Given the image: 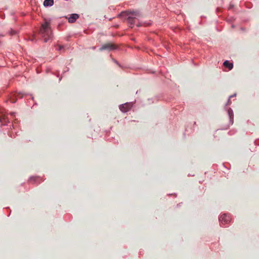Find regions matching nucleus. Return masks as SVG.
<instances>
[{"label":"nucleus","instance_id":"nucleus-1","mask_svg":"<svg viewBox=\"0 0 259 259\" xmlns=\"http://www.w3.org/2000/svg\"><path fill=\"white\" fill-rule=\"evenodd\" d=\"M39 34L44 38V42H47L52 38V32L50 25V23L45 21L41 24L39 30Z\"/></svg>","mask_w":259,"mask_h":259},{"label":"nucleus","instance_id":"nucleus-2","mask_svg":"<svg viewBox=\"0 0 259 259\" xmlns=\"http://www.w3.org/2000/svg\"><path fill=\"white\" fill-rule=\"evenodd\" d=\"M132 107L131 103H126L119 106L120 110L123 112H126L129 111Z\"/></svg>","mask_w":259,"mask_h":259},{"label":"nucleus","instance_id":"nucleus-3","mask_svg":"<svg viewBox=\"0 0 259 259\" xmlns=\"http://www.w3.org/2000/svg\"><path fill=\"white\" fill-rule=\"evenodd\" d=\"M219 220L222 224H226L231 221V218L229 215L224 214L221 216Z\"/></svg>","mask_w":259,"mask_h":259},{"label":"nucleus","instance_id":"nucleus-4","mask_svg":"<svg viewBox=\"0 0 259 259\" xmlns=\"http://www.w3.org/2000/svg\"><path fill=\"white\" fill-rule=\"evenodd\" d=\"M116 47L115 46L111 43H107L106 44L103 45L100 48V51H103L105 50H112L115 49Z\"/></svg>","mask_w":259,"mask_h":259},{"label":"nucleus","instance_id":"nucleus-5","mask_svg":"<svg viewBox=\"0 0 259 259\" xmlns=\"http://www.w3.org/2000/svg\"><path fill=\"white\" fill-rule=\"evenodd\" d=\"M125 13L126 14L127 16L131 15V16L134 17L135 19L137 17H140L141 15L140 13L138 11H128L125 12Z\"/></svg>","mask_w":259,"mask_h":259},{"label":"nucleus","instance_id":"nucleus-6","mask_svg":"<svg viewBox=\"0 0 259 259\" xmlns=\"http://www.w3.org/2000/svg\"><path fill=\"white\" fill-rule=\"evenodd\" d=\"M78 15L76 14H72L68 18V21L70 23H73L77 18Z\"/></svg>","mask_w":259,"mask_h":259},{"label":"nucleus","instance_id":"nucleus-7","mask_svg":"<svg viewBox=\"0 0 259 259\" xmlns=\"http://www.w3.org/2000/svg\"><path fill=\"white\" fill-rule=\"evenodd\" d=\"M223 65L225 67L228 68L229 70H231L233 67V63H230L228 61H225Z\"/></svg>","mask_w":259,"mask_h":259},{"label":"nucleus","instance_id":"nucleus-8","mask_svg":"<svg viewBox=\"0 0 259 259\" xmlns=\"http://www.w3.org/2000/svg\"><path fill=\"white\" fill-rule=\"evenodd\" d=\"M54 4V0H45L44 5L45 7L52 6Z\"/></svg>","mask_w":259,"mask_h":259},{"label":"nucleus","instance_id":"nucleus-9","mask_svg":"<svg viewBox=\"0 0 259 259\" xmlns=\"http://www.w3.org/2000/svg\"><path fill=\"white\" fill-rule=\"evenodd\" d=\"M127 22L131 25H134L135 18L134 17L129 16L127 19Z\"/></svg>","mask_w":259,"mask_h":259},{"label":"nucleus","instance_id":"nucleus-10","mask_svg":"<svg viewBox=\"0 0 259 259\" xmlns=\"http://www.w3.org/2000/svg\"><path fill=\"white\" fill-rule=\"evenodd\" d=\"M16 102V100H14V99L11 100V102H12V103H15Z\"/></svg>","mask_w":259,"mask_h":259},{"label":"nucleus","instance_id":"nucleus-11","mask_svg":"<svg viewBox=\"0 0 259 259\" xmlns=\"http://www.w3.org/2000/svg\"><path fill=\"white\" fill-rule=\"evenodd\" d=\"M59 50H61V49H62V48H63V47H62V46H59Z\"/></svg>","mask_w":259,"mask_h":259}]
</instances>
